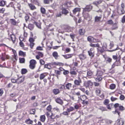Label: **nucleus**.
Listing matches in <instances>:
<instances>
[{
  "label": "nucleus",
  "mask_w": 125,
  "mask_h": 125,
  "mask_svg": "<svg viewBox=\"0 0 125 125\" xmlns=\"http://www.w3.org/2000/svg\"><path fill=\"white\" fill-rule=\"evenodd\" d=\"M53 65L60 66L58 68L59 70H55V73L57 75H60L61 73V72L62 71H63V73L65 75H67L69 73V72L68 70H65L62 67L64 65V63L59 62H55L53 63Z\"/></svg>",
  "instance_id": "f257e3e1"
},
{
  "label": "nucleus",
  "mask_w": 125,
  "mask_h": 125,
  "mask_svg": "<svg viewBox=\"0 0 125 125\" xmlns=\"http://www.w3.org/2000/svg\"><path fill=\"white\" fill-rule=\"evenodd\" d=\"M103 74L102 72L100 70H98L95 75L96 77L95 78L96 81H100L102 79V75Z\"/></svg>",
  "instance_id": "f03ea898"
},
{
  "label": "nucleus",
  "mask_w": 125,
  "mask_h": 125,
  "mask_svg": "<svg viewBox=\"0 0 125 125\" xmlns=\"http://www.w3.org/2000/svg\"><path fill=\"white\" fill-rule=\"evenodd\" d=\"M79 100L83 101L82 104L84 105H87L89 104V102L85 100L88 99L87 97L84 95H80L78 97Z\"/></svg>",
  "instance_id": "7ed1b4c3"
},
{
  "label": "nucleus",
  "mask_w": 125,
  "mask_h": 125,
  "mask_svg": "<svg viewBox=\"0 0 125 125\" xmlns=\"http://www.w3.org/2000/svg\"><path fill=\"white\" fill-rule=\"evenodd\" d=\"M29 67L31 70L34 69L36 67V65L37 64L36 61L34 59H32L29 62Z\"/></svg>",
  "instance_id": "20e7f679"
},
{
  "label": "nucleus",
  "mask_w": 125,
  "mask_h": 125,
  "mask_svg": "<svg viewBox=\"0 0 125 125\" xmlns=\"http://www.w3.org/2000/svg\"><path fill=\"white\" fill-rule=\"evenodd\" d=\"M98 52L99 54H102L106 50V47L104 46H103L102 47H99L97 48Z\"/></svg>",
  "instance_id": "39448f33"
},
{
  "label": "nucleus",
  "mask_w": 125,
  "mask_h": 125,
  "mask_svg": "<svg viewBox=\"0 0 125 125\" xmlns=\"http://www.w3.org/2000/svg\"><path fill=\"white\" fill-rule=\"evenodd\" d=\"M17 83L18 84H20L23 82L25 79V77L23 76H19V75H17Z\"/></svg>",
  "instance_id": "423d86ee"
},
{
  "label": "nucleus",
  "mask_w": 125,
  "mask_h": 125,
  "mask_svg": "<svg viewBox=\"0 0 125 125\" xmlns=\"http://www.w3.org/2000/svg\"><path fill=\"white\" fill-rule=\"evenodd\" d=\"M88 52L89 55L91 58L94 57L95 54V50L94 48H90L88 51Z\"/></svg>",
  "instance_id": "0eeeda50"
},
{
  "label": "nucleus",
  "mask_w": 125,
  "mask_h": 125,
  "mask_svg": "<svg viewBox=\"0 0 125 125\" xmlns=\"http://www.w3.org/2000/svg\"><path fill=\"white\" fill-rule=\"evenodd\" d=\"M114 107L116 108L118 107V110L121 111H122L125 109V107L123 105H121L118 103H116L114 105Z\"/></svg>",
  "instance_id": "6e6552de"
},
{
  "label": "nucleus",
  "mask_w": 125,
  "mask_h": 125,
  "mask_svg": "<svg viewBox=\"0 0 125 125\" xmlns=\"http://www.w3.org/2000/svg\"><path fill=\"white\" fill-rule=\"evenodd\" d=\"M52 106L51 105H48L46 108V110L47 112L45 113V114L48 118L49 117L50 115L49 112L51 113L52 111Z\"/></svg>",
  "instance_id": "1a4fd4ad"
},
{
  "label": "nucleus",
  "mask_w": 125,
  "mask_h": 125,
  "mask_svg": "<svg viewBox=\"0 0 125 125\" xmlns=\"http://www.w3.org/2000/svg\"><path fill=\"white\" fill-rule=\"evenodd\" d=\"M117 13L120 15H121L125 14V11L124 9L121 8L119 6L117 7Z\"/></svg>",
  "instance_id": "9d476101"
},
{
  "label": "nucleus",
  "mask_w": 125,
  "mask_h": 125,
  "mask_svg": "<svg viewBox=\"0 0 125 125\" xmlns=\"http://www.w3.org/2000/svg\"><path fill=\"white\" fill-rule=\"evenodd\" d=\"M93 6L91 5H87L86 7L83 9V12L86 11L89 12L92 9Z\"/></svg>",
  "instance_id": "9b49d317"
},
{
  "label": "nucleus",
  "mask_w": 125,
  "mask_h": 125,
  "mask_svg": "<svg viewBox=\"0 0 125 125\" xmlns=\"http://www.w3.org/2000/svg\"><path fill=\"white\" fill-rule=\"evenodd\" d=\"M8 48L10 50H12L13 52L14 55H12V57L16 61L17 60L16 58L17 54L16 51L10 47H8Z\"/></svg>",
  "instance_id": "f8f14e48"
},
{
  "label": "nucleus",
  "mask_w": 125,
  "mask_h": 125,
  "mask_svg": "<svg viewBox=\"0 0 125 125\" xmlns=\"http://www.w3.org/2000/svg\"><path fill=\"white\" fill-rule=\"evenodd\" d=\"M49 117L48 119L50 120L51 123L55 121V115L51 113V115L49 116Z\"/></svg>",
  "instance_id": "ddd939ff"
},
{
  "label": "nucleus",
  "mask_w": 125,
  "mask_h": 125,
  "mask_svg": "<svg viewBox=\"0 0 125 125\" xmlns=\"http://www.w3.org/2000/svg\"><path fill=\"white\" fill-rule=\"evenodd\" d=\"M60 111L59 108L57 107H54L52 109V110L51 113L55 115L58 113H60Z\"/></svg>",
  "instance_id": "4468645a"
},
{
  "label": "nucleus",
  "mask_w": 125,
  "mask_h": 125,
  "mask_svg": "<svg viewBox=\"0 0 125 125\" xmlns=\"http://www.w3.org/2000/svg\"><path fill=\"white\" fill-rule=\"evenodd\" d=\"M85 32V29H79L78 31L79 34L81 36L83 35Z\"/></svg>",
  "instance_id": "2eb2a0df"
},
{
  "label": "nucleus",
  "mask_w": 125,
  "mask_h": 125,
  "mask_svg": "<svg viewBox=\"0 0 125 125\" xmlns=\"http://www.w3.org/2000/svg\"><path fill=\"white\" fill-rule=\"evenodd\" d=\"M38 55L36 56V58L38 60H39L41 57H43V53L40 52H37Z\"/></svg>",
  "instance_id": "dca6fc26"
},
{
  "label": "nucleus",
  "mask_w": 125,
  "mask_h": 125,
  "mask_svg": "<svg viewBox=\"0 0 125 125\" xmlns=\"http://www.w3.org/2000/svg\"><path fill=\"white\" fill-rule=\"evenodd\" d=\"M78 56L81 60H84L86 58V55L83 53H82L79 54Z\"/></svg>",
  "instance_id": "f3484780"
},
{
  "label": "nucleus",
  "mask_w": 125,
  "mask_h": 125,
  "mask_svg": "<svg viewBox=\"0 0 125 125\" xmlns=\"http://www.w3.org/2000/svg\"><path fill=\"white\" fill-rule=\"evenodd\" d=\"M116 122L117 125H123L124 122L123 119L121 118L118 119Z\"/></svg>",
  "instance_id": "a211bd4d"
},
{
  "label": "nucleus",
  "mask_w": 125,
  "mask_h": 125,
  "mask_svg": "<svg viewBox=\"0 0 125 125\" xmlns=\"http://www.w3.org/2000/svg\"><path fill=\"white\" fill-rule=\"evenodd\" d=\"M28 5L31 10H33L36 9L35 6L32 3H28Z\"/></svg>",
  "instance_id": "6ab92c4d"
},
{
  "label": "nucleus",
  "mask_w": 125,
  "mask_h": 125,
  "mask_svg": "<svg viewBox=\"0 0 125 125\" xmlns=\"http://www.w3.org/2000/svg\"><path fill=\"white\" fill-rule=\"evenodd\" d=\"M48 74L47 73H43L41 74L40 77V79L41 80L43 79Z\"/></svg>",
  "instance_id": "aec40b11"
},
{
  "label": "nucleus",
  "mask_w": 125,
  "mask_h": 125,
  "mask_svg": "<svg viewBox=\"0 0 125 125\" xmlns=\"http://www.w3.org/2000/svg\"><path fill=\"white\" fill-rule=\"evenodd\" d=\"M52 55L55 59L57 60L58 59L59 56L58 55V52L56 51L53 52L52 53Z\"/></svg>",
  "instance_id": "412c9836"
},
{
  "label": "nucleus",
  "mask_w": 125,
  "mask_h": 125,
  "mask_svg": "<svg viewBox=\"0 0 125 125\" xmlns=\"http://www.w3.org/2000/svg\"><path fill=\"white\" fill-rule=\"evenodd\" d=\"M46 117L45 115H41L40 117V120L42 122L44 123L46 120Z\"/></svg>",
  "instance_id": "4be33fe9"
},
{
  "label": "nucleus",
  "mask_w": 125,
  "mask_h": 125,
  "mask_svg": "<svg viewBox=\"0 0 125 125\" xmlns=\"http://www.w3.org/2000/svg\"><path fill=\"white\" fill-rule=\"evenodd\" d=\"M74 83L76 85L79 86L80 85V83H81V81L80 79L78 80L75 79L74 81Z\"/></svg>",
  "instance_id": "5701e85b"
},
{
  "label": "nucleus",
  "mask_w": 125,
  "mask_h": 125,
  "mask_svg": "<svg viewBox=\"0 0 125 125\" xmlns=\"http://www.w3.org/2000/svg\"><path fill=\"white\" fill-rule=\"evenodd\" d=\"M55 101L56 103L61 104H62L63 103V101L60 98H57L55 99Z\"/></svg>",
  "instance_id": "b1692460"
},
{
  "label": "nucleus",
  "mask_w": 125,
  "mask_h": 125,
  "mask_svg": "<svg viewBox=\"0 0 125 125\" xmlns=\"http://www.w3.org/2000/svg\"><path fill=\"white\" fill-rule=\"evenodd\" d=\"M102 18V16L99 17L96 16L94 18L95 22H100L101 21V20Z\"/></svg>",
  "instance_id": "393cba45"
},
{
  "label": "nucleus",
  "mask_w": 125,
  "mask_h": 125,
  "mask_svg": "<svg viewBox=\"0 0 125 125\" xmlns=\"http://www.w3.org/2000/svg\"><path fill=\"white\" fill-rule=\"evenodd\" d=\"M19 56L25 57L26 56V52H24L21 50L19 52Z\"/></svg>",
  "instance_id": "a878e982"
},
{
  "label": "nucleus",
  "mask_w": 125,
  "mask_h": 125,
  "mask_svg": "<svg viewBox=\"0 0 125 125\" xmlns=\"http://www.w3.org/2000/svg\"><path fill=\"white\" fill-rule=\"evenodd\" d=\"M10 38L12 41L13 43H14L16 40V36L15 35L13 34H12L10 35Z\"/></svg>",
  "instance_id": "bb28decb"
},
{
  "label": "nucleus",
  "mask_w": 125,
  "mask_h": 125,
  "mask_svg": "<svg viewBox=\"0 0 125 125\" xmlns=\"http://www.w3.org/2000/svg\"><path fill=\"white\" fill-rule=\"evenodd\" d=\"M52 92L55 95H57L60 93V91L59 89H55L53 90Z\"/></svg>",
  "instance_id": "cd10ccee"
},
{
  "label": "nucleus",
  "mask_w": 125,
  "mask_h": 125,
  "mask_svg": "<svg viewBox=\"0 0 125 125\" xmlns=\"http://www.w3.org/2000/svg\"><path fill=\"white\" fill-rule=\"evenodd\" d=\"M80 8H76L73 10V14H75L77 12H79L80 11Z\"/></svg>",
  "instance_id": "c85d7f7f"
},
{
  "label": "nucleus",
  "mask_w": 125,
  "mask_h": 125,
  "mask_svg": "<svg viewBox=\"0 0 125 125\" xmlns=\"http://www.w3.org/2000/svg\"><path fill=\"white\" fill-rule=\"evenodd\" d=\"M73 56V54H69L66 55H63V56L66 59H67L72 57Z\"/></svg>",
  "instance_id": "c756f323"
},
{
  "label": "nucleus",
  "mask_w": 125,
  "mask_h": 125,
  "mask_svg": "<svg viewBox=\"0 0 125 125\" xmlns=\"http://www.w3.org/2000/svg\"><path fill=\"white\" fill-rule=\"evenodd\" d=\"M112 59L108 57L105 58V61L107 63H110L112 61Z\"/></svg>",
  "instance_id": "7c9ffc66"
},
{
  "label": "nucleus",
  "mask_w": 125,
  "mask_h": 125,
  "mask_svg": "<svg viewBox=\"0 0 125 125\" xmlns=\"http://www.w3.org/2000/svg\"><path fill=\"white\" fill-rule=\"evenodd\" d=\"M10 23L12 25L15 26L16 25L17 23V22L15 20L11 19L10 20Z\"/></svg>",
  "instance_id": "2f4dec72"
},
{
  "label": "nucleus",
  "mask_w": 125,
  "mask_h": 125,
  "mask_svg": "<svg viewBox=\"0 0 125 125\" xmlns=\"http://www.w3.org/2000/svg\"><path fill=\"white\" fill-rule=\"evenodd\" d=\"M62 13L64 14L65 15H66L69 13L68 11L65 8L62 9Z\"/></svg>",
  "instance_id": "473e14b6"
},
{
  "label": "nucleus",
  "mask_w": 125,
  "mask_h": 125,
  "mask_svg": "<svg viewBox=\"0 0 125 125\" xmlns=\"http://www.w3.org/2000/svg\"><path fill=\"white\" fill-rule=\"evenodd\" d=\"M72 84L70 83H68L65 85L66 89L68 90L71 89L72 86Z\"/></svg>",
  "instance_id": "72a5a7b5"
},
{
  "label": "nucleus",
  "mask_w": 125,
  "mask_h": 125,
  "mask_svg": "<svg viewBox=\"0 0 125 125\" xmlns=\"http://www.w3.org/2000/svg\"><path fill=\"white\" fill-rule=\"evenodd\" d=\"M25 122L28 124H32L33 121L32 120H31L30 118H28L25 120Z\"/></svg>",
  "instance_id": "f704fd0d"
},
{
  "label": "nucleus",
  "mask_w": 125,
  "mask_h": 125,
  "mask_svg": "<svg viewBox=\"0 0 125 125\" xmlns=\"http://www.w3.org/2000/svg\"><path fill=\"white\" fill-rule=\"evenodd\" d=\"M90 47L92 48H94V47H99V44L98 43L97 44H93L91 43L90 44Z\"/></svg>",
  "instance_id": "c9c22d12"
},
{
  "label": "nucleus",
  "mask_w": 125,
  "mask_h": 125,
  "mask_svg": "<svg viewBox=\"0 0 125 125\" xmlns=\"http://www.w3.org/2000/svg\"><path fill=\"white\" fill-rule=\"evenodd\" d=\"M84 13L83 15L84 18L86 19H90V17L89 14L88 13H85L84 12Z\"/></svg>",
  "instance_id": "e433bc0d"
},
{
  "label": "nucleus",
  "mask_w": 125,
  "mask_h": 125,
  "mask_svg": "<svg viewBox=\"0 0 125 125\" xmlns=\"http://www.w3.org/2000/svg\"><path fill=\"white\" fill-rule=\"evenodd\" d=\"M6 54L5 53H1V56L0 58V59L2 61H4L6 59Z\"/></svg>",
  "instance_id": "4c0bfd02"
},
{
  "label": "nucleus",
  "mask_w": 125,
  "mask_h": 125,
  "mask_svg": "<svg viewBox=\"0 0 125 125\" xmlns=\"http://www.w3.org/2000/svg\"><path fill=\"white\" fill-rule=\"evenodd\" d=\"M86 85L90 87L92 86L93 83L90 80L88 81L86 83Z\"/></svg>",
  "instance_id": "58836bf2"
},
{
  "label": "nucleus",
  "mask_w": 125,
  "mask_h": 125,
  "mask_svg": "<svg viewBox=\"0 0 125 125\" xmlns=\"http://www.w3.org/2000/svg\"><path fill=\"white\" fill-rule=\"evenodd\" d=\"M28 28L30 30H32L34 29V26L33 24H29L28 26Z\"/></svg>",
  "instance_id": "ea45409f"
},
{
  "label": "nucleus",
  "mask_w": 125,
  "mask_h": 125,
  "mask_svg": "<svg viewBox=\"0 0 125 125\" xmlns=\"http://www.w3.org/2000/svg\"><path fill=\"white\" fill-rule=\"evenodd\" d=\"M116 85L115 84L112 83L109 86L110 89L111 90H114L115 89Z\"/></svg>",
  "instance_id": "a19ab883"
},
{
  "label": "nucleus",
  "mask_w": 125,
  "mask_h": 125,
  "mask_svg": "<svg viewBox=\"0 0 125 125\" xmlns=\"http://www.w3.org/2000/svg\"><path fill=\"white\" fill-rule=\"evenodd\" d=\"M110 100L108 99H105L103 102V104L104 105H106L109 104Z\"/></svg>",
  "instance_id": "79ce46f5"
},
{
  "label": "nucleus",
  "mask_w": 125,
  "mask_h": 125,
  "mask_svg": "<svg viewBox=\"0 0 125 125\" xmlns=\"http://www.w3.org/2000/svg\"><path fill=\"white\" fill-rule=\"evenodd\" d=\"M114 63L115 66H120L121 65V62L120 60L118 61L116 60Z\"/></svg>",
  "instance_id": "37998d69"
},
{
  "label": "nucleus",
  "mask_w": 125,
  "mask_h": 125,
  "mask_svg": "<svg viewBox=\"0 0 125 125\" xmlns=\"http://www.w3.org/2000/svg\"><path fill=\"white\" fill-rule=\"evenodd\" d=\"M4 26L3 23L2 21L0 22V29L2 30H3L4 29Z\"/></svg>",
  "instance_id": "c03bdc74"
},
{
  "label": "nucleus",
  "mask_w": 125,
  "mask_h": 125,
  "mask_svg": "<svg viewBox=\"0 0 125 125\" xmlns=\"http://www.w3.org/2000/svg\"><path fill=\"white\" fill-rule=\"evenodd\" d=\"M113 122L112 120L109 119H107L105 121V123L108 125L111 124Z\"/></svg>",
  "instance_id": "a18cd8bd"
},
{
  "label": "nucleus",
  "mask_w": 125,
  "mask_h": 125,
  "mask_svg": "<svg viewBox=\"0 0 125 125\" xmlns=\"http://www.w3.org/2000/svg\"><path fill=\"white\" fill-rule=\"evenodd\" d=\"M74 109V108L73 107H70L69 108H68L67 111L69 113L73 111Z\"/></svg>",
  "instance_id": "49530a36"
},
{
  "label": "nucleus",
  "mask_w": 125,
  "mask_h": 125,
  "mask_svg": "<svg viewBox=\"0 0 125 125\" xmlns=\"http://www.w3.org/2000/svg\"><path fill=\"white\" fill-rule=\"evenodd\" d=\"M6 1H5L1 0L0 1V6L3 7L6 4Z\"/></svg>",
  "instance_id": "de8ad7c7"
},
{
  "label": "nucleus",
  "mask_w": 125,
  "mask_h": 125,
  "mask_svg": "<svg viewBox=\"0 0 125 125\" xmlns=\"http://www.w3.org/2000/svg\"><path fill=\"white\" fill-rule=\"evenodd\" d=\"M19 60L20 63H24L25 62V60L24 58H19Z\"/></svg>",
  "instance_id": "09e8293b"
},
{
  "label": "nucleus",
  "mask_w": 125,
  "mask_h": 125,
  "mask_svg": "<svg viewBox=\"0 0 125 125\" xmlns=\"http://www.w3.org/2000/svg\"><path fill=\"white\" fill-rule=\"evenodd\" d=\"M28 72L27 70L23 68L21 70V73L22 74L26 73Z\"/></svg>",
  "instance_id": "8fccbe9b"
},
{
  "label": "nucleus",
  "mask_w": 125,
  "mask_h": 125,
  "mask_svg": "<svg viewBox=\"0 0 125 125\" xmlns=\"http://www.w3.org/2000/svg\"><path fill=\"white\" fill-rule=\"evenodd\" d=\"M12 83H17V78L14 77V78H12L11 79Z\"/></svg>",
  "instance_id": "3c124183"
},
{
  "label": "nucleus",
  "mask_w": 125,
  "mask_h": 125,
  "mask_svg": "<svg viewBox=\"0 0 125 125\" xmlns=\"http://www.w3.org/2000/svg\"><path fill=\"white\" fill-rule=\"evenodd\" d=\"M118 27L116 25V23H115L113 24L112 27L111 28V29L113 30H115Z\"/></svg>",
  "instance_id": "603ef678"
},
{
  "label": "nucleus",
  "mask_w": 125,
  "mask_h": 125,
  "mask_svg": "<svg viewBox=\"0 0 125 125\" xmlns=\"http://www.w3.org/2000/svg\"><path fill=\"white\" fill-rule=\"evenodd\" d=\"M41 12L43 14H45L46 13V10L44 8L41 7L40 9Z\"/></svg>",
  "instance_id": "864d4df0"
},
{
  "label": "nucleus",
  "mask_w": 125,
  "mask_h": 125,
  "mask_svg": "<svg viewBox=\"0 0 125 125\" xmlns=\"http://www.w3.org/2000/svg\"><path fill=\"white\" fill-rule=\"evenodd\" d=\"M107 108L109 109H111L112 107L113 104H109L106 105Z\"/></svg>",
  "instance_id": "5fc2aeb1"
},
{
  "label": "nucleus",
  "mask_w": 125,
  "mask_h": 125,
  "mask_svg": "<svg viewBox=\"0 0 125 125\" xmlns=\"http://www.w3.org/2000/svg\"><path fill=\"white\" fill-rule=\"evenodd\" d=\"M107 24L111 25H113L114 24L112 20H110L107 21Z\"/></svg>",
  "instance_id": "6e6d98bb"
},
{
  "label": "nucleus",
  "mask_w": 125,
  "mask_h": 125,
  "mask_svg": "<svg viewBox=\"0 0 125 125\" xmlns=\"http://www.w3.org/2000/svg\"><path fill=\"white\" fill-rule=\"evenodd\" d=\"M92 41L93 42L96 43L100 42V41L98 39H95L93 37H92Z\"/></svg>",
  "instance_id": "4d7b16f0"
},
{
  "label": "nucleus",
  "mask_w": 125,
  "mask_h": 125,
  "mask_svg": "<svg viewBox=\"0 0 125 125\" xmlns=\"http://www.w3.org/2000/svg\"><path fill=\"white\" fill-rule=\"evenodd\" d=\"M93 74V72L90 70L88 71L87 72V75L88 77L92 76Z\"/></svg>",
  "instance_id": "13d9d810"
},
{
  "label": "nucleus",
  "mask_w": 125,
  "mask_h": 125,
  "mask_svg": "<svg viewBox=\"0 0 125 125\" xmlns=\"http://www.w3.org/2000/svg\"><path fill=\"white\" fill-rule=\"evenodd\" d=\"M33 23L36 25V26L39 28H40L41 27V26L40 24L39 23L37 22H34Z\"/></svg>",
  "instance_id": "bf43d9fd"
},
{
  "label": "nucleus",
  "mask_w": 125,
  "mask_h": 125,
  "mask_svg": "<svg viewBox=\"0 0 125 125\" xmlns=\"http://www.w3.org/2000/svg\"><path fill=\"white\" fill-rule=\"evenodd\" d=\"M125 98L124 96L122 94L120 96L119 99L121 100H123Z\"/></svg>",
  "instance_id": "052dcab7"
},
{
  "label": "nucleus",
  "mask_w": 125,
  "mask_h": 125,
  "mask_svg": "<svg viewBox=\"0 0 125 125\" xmlns=\"http://www.w3.org/2000/svg\"><path fill=\"white\" fill-rule=\"evenodd\" d=\"M33 1L35 4L37 5L38 6L40 5V3L38 1V0H33Z\"/></svg>",
  "instance_id": "680f3d73"
},
{
  "label": "nucleus",
  "mask_w": 125,
  "mask_h": 125,
  "mask_svg": "<svg viewBox=\"0 0 125 125\" xmlns=\"http://www.w3.org/2000/svg\"><path fill=\"white\" fill-rule=\"evenodd\" d=\"M110 99L112 101L114 102L117 100V98H116L114 97L113 96H112L111 97Z\"/></svg>",
  "instance_id": "e2e57ef3"
},
{
  "label": "nucleus",
  "mask_w": 125,
  "mask_h": 125,
  "mask_svg": "<svg viewBox=\"0 0 125 125\" xmlns=\"http://www.w3.org/2000/svg\"><path fill=\"white\" fill-rule=\"evenodd\" d=\"M44 67L45 68H47L49 69H51V67L50 65L49 64H46L45 65Z\"/></svg>",
  "instance_id": "0e129e2a"
},
{
  "label": "nucleus",
  "mask_w": 125,
  "mask_h": 125,
  "mask_svg": "<svg viewBox=\"0 0 125 125\" xmlns=\"http://www.w3.org/2000/svg\"><path fill=\"white\" fill-rule=\"evenodd\" d=\"M19 44L20 46L22 47H24V45L22 41H20L19 42Z\"/></svg>",
  "instance_id": "69168bd1"
},
{
  "label": "nucleus",
  "mask_w": 125,
  "mask_h": 125,
  "mask_svg": "<svg viewBox=\"0 0 125 125\" xmlns=\"http://www.w3.org/2000/svg\"><path fill=\"white\" fill-rule=\"evenodd\" d=\"M34 39L31 37L29 39V41L30 42H33L34 41Z\"/></svg>",
  "instance_id": "338daca9"
},
{
  "label": "nucleus",
  "mask_w": 125,
  "mask_h": 125,
  "mask_svg": "<svg viewBox=\"0 0 125 125\" xmlns=\"http://www.w3.org/2000/svg\"><path fill=\"white\" fill-rule=\"evenodd\" d=\"M121 22L124 23L125 22V15L123 16Z\"/></svg>",
  "instance_id": "774afa93"
}]
</instances>
